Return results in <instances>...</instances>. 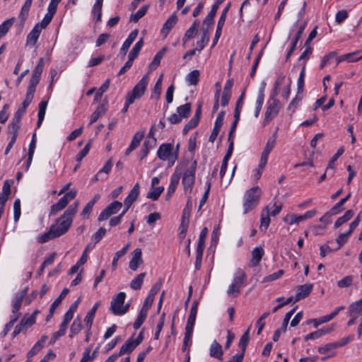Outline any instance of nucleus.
I'll return each instance as SVG.
<instances>
[{
    "label": "nucleus",
    "instance_id": "1",
    "mask_svg": "<svg viewBox=\"0 0 362 362\" xmlns=\"http://www.w3.org/2000/svg\"><path fill=\"white\" fill-rule=\"evenodd\" d=\"M78 202L76 201L70 205L64 214L56 220L54 223L51 226L57 237L63 235L70 228L73 218L78 211Z\"/></svg>",
    "mask_w": 362,
    "mask_h": 362
},
{
    "label": "nucleus",
    "instance_id": "2",
    "mask_svg": "<svg viewBox=\"0 0 362 362\" xmlns=\"http://www.w3.org/2000/svg\"><path fill=\"white\" fill-rule=\"evenodd\" d=\"M178 145L174 149L172 144H163L159 146L157 151V156L160 160L168 161V167L170 168L178 158Z\"/></svg>",
    "mask_w": 362,
    "mask_h": 362
},
{
    "label": "nucleus",
    "instance_id": "3",
    "mask_svg": "<svg viewBox=\"0 0 362 362\" xmlns=\"http://www.w3.org/2000/svg\"><path fill=\"white\" fill-rule=\"evenodd\" d=\"M261 189L259 187H253L246 191L244 196L243 213L247 214L254 209L259 203Z\"/></svg>",
    "mask_w": 362,
    "mask_h": 362
},
{
    "label": "nucleus",
    "instance_id": "4",
    "mask_svg": "<svg viewBox=\"0 0 362 362\" xmlns=\"http://www.w3.org/2000/svg\"><path fill=\"white\" fill-rule=\"evenodd\" d=\"M126 298V293L124 292H119L112 300L110 307V310L115 315H123L129 308V304L124 305Z\"/></svg>",
    "mask_w": 362,
    "mask_h": 362
},
{
    "label": "nucleus",
    "instance_id": "5",
    "mask_svg": "<svg viewBox=\"0 0 362 362\" xmlns=\"http://www.w3.org/2000/svg\"><path fill=\"white\" fill-rule=\"evenodd\" d=\"M148 83V75H144L141 79L135 85L133 89L127 95L129 104H132L136 99L141 98L147 87Z\"/></svg>",
    "mask_w": 362,
    "mask_h": 362
},
{
    "label": "nucleus",
    "instance_id": "6",
    "mask_svg": "<svg viewBox=\"0 0 362 362\" xmlns=\"http://www.w3.org/2000/svg\"><path fill=\"white\" fill-rule=\"evenodd\" d=\"M197 166V161L193 160L191 163L190 166L186 170L182 176V183L185 191H192V187L195 182V173Z\"/></svg>",
    "mask_w": 362,
    "mask_h": 362
},
{
    "label": "nucleus",
    "instance_id": "7",
    "mask_svg": "<svg viewBox=\"0 0 362 362\" xmlns=\"http://www.w3.org/2000/svg\"><path fill=\"white\" fill-rule=\"evenodd\" d=\"M208 229L206 228H204L199 237V242L197 244V250H196V260H195V268L199 270L201 268L202 265V259L203 256V252L204 250V241L205 238L207 235Z\"/></svg>",
    "mask_w": 362,
    "mask_h": 362
},
{
    "label": "nucleus",
    "instance_id": "8",
    "mask_svg": "<svg viewBox=\"0 0 362 362\" xmlns=\"http://www.w3.org/2000/svg\"><path fill=\"white\" fill-rule=\"evenodd\" d=\"M122 207V204L119 201H114L108 204L100 214L98 220L102 221L107 219L112 215L117 214Z\"/></svg>",
    "mask_w": 362,
    "mask_h": 362
},
{
    "label": "nucleus",
    "instance_id": "9",
    "mask_svg": "<svg viewBox=\"0 0 362 362\" xmlns=\"http://www.w3.org/2000/svg\"><path fill=\"white\" fill-rule=\"evenodd\" d=\"M316 209H312L310 211H306L305 214L302 215H297V214H289L287 215L284 218V221L286 223H288L289 225H293L296 223H298L301 221H303L306 219H309L313 218L316 214Z\"/></svg>",
    "mask_w": 362,
    "mask_h": 362
},
{
    "label": "nucleus",
    "instance_id": "10",
    "mask_svg": "<svg viewBox=\"0 0 362 362\" xmlns=\"http://www.w3.org/2000/svg\"><path fill=\"white\" fill-rule=\"evenodd\" d=\"M230 6V4L229 3L222 11L221 15V16L218 19V23H217L215 36H214V38L213 40V42L211 45L212 48L216 46L218 39L220 38V37L221 35L222 29L224 25L225 21L226 19L227 13L228 12Z\"/></svg>",
    "mask_w": 362,
    "mask_h": 362
},
{
    "label": "nucleus",
    "instance_id": "11",
    "mask_svg": "<svg viewBox=\"0 0 362 362\" xmlns=\"http://www.w3.org/2000/svg\"><path fill=\"white\" fill-rule=\"evenodd\" d=\"M220 94H221V88L219 87L218 89L216 90L214 99L215 103L213 106V112H217L218 107H219V99H220V103L222 107H226L228 105L229 100L231 98V94L223 93H221V98H220Z\"/></svg>",
    "mask_w": 362,
    "mask_h": 362
},
{
    "label": "nucleus",
    "instance_id": "12",
    "mask_svg": "<svg viewBox=\"0 0 362 362\" xmlns=\"http://www.w3.org/2000/svg\"><path fill=\"white\" fill-rule=\"evenodd\" d=\"M28 290V287H25L22 291L16 293L12 300V313L13 315L19 314L18 312L20 310L23 298H25Z\"/></svg>",
    "mask_w": 362,
    "mask_h": 362
},
{
    "label": "nucleus",
    "instance_id": "13",
    "mask_svg": "<svg viewBox=\"0 0 362 362\" xmlns=\"http://www.w3.org/2000/svg\"><path fill=\"white\" fill-rule=\"evenodd\" d=\"M140 192V185L136 182L129 192V194L124 199V206L130 207L132 204L136 200Z\"/></svg>",
    "mask_w": 362,
    "mask_h": 362
},
{
    "label": "nucleus",
    "instance_id": "14",
    "mask_svg": "<svg viewBox=\"0 0 362 362\" xmlns=\"http://www.w3.org/2000/svg\"><path fill=\"white\" fill-rule=\"evenodd\" d=\"M142 263L143 259L141 250L140 248H136L132 252V258L129 262V268L133 271H136Z\"/></svg>",
    "mask_w": 362,
    "mask_h": 362
},
{
    "label": "nucleus",
    "instance_id": "15",
    "mask_svg": "<svg viewBox=\"0 0 362 362\" xmlns=\"http://www.w3.org/2000/svg\"><path fill=\"white\" fill-rule=\"evenodd\" d=\"M276 140V137L275 134L272 135V136H270L268 139L266 146L264 148V150L262 153L261 158H260L261 160H262L263 161L267 162L269 155L275 146Z\"/></svg>",
    "mask_w": 362,
    "mask_h": 362
},
{
    "label": "nucleus",
    "instance_id": "16",
    "mask_svg": "<svg viewBox=\"0 0 362 362\" xmlns=\"http://www.w3.org/2000/svg\"><path fill=\"white\" fill-rule=\"evenodd\" d=\"M313 286L312 284H305L299 286L297 288L295 301H299L300 300L307 297L311 293Z\"/></svg>",
    "mask_w": 362,
    "mask_h": 362
},
{
    "label": "nucleus",
    "instance_id": "17",
    "mask_svg": "<svg viewBox=\"0 0 362 362\" xmlns=\"http://www.w3.org/2000/svg\"><path fill=\"white\" fill-rule=\"evenodd\" d=\"M281 109V103L275 98V94L271 95L267 103V111L265 113H278Z\"/></svg>",
    "mask_w": 362,
    "mask_h": 362
},
{
    "label": "nucleus",
    "instance_id": "18",
    "mask_svg": "<svg viewBox=\"0 0 362 362\" xmlns=\"http://www.w3.org/2000/svg\"><path fill=\"white\" fill-rule=\"evenodd\" d=\"M266 83L262 82L259 88L255 105V112L259 113L264 100V89Z\"/></svg>",
    "mask_w": 362,
    "mask_h": 362
},
{
    "label": "nucleus",
    "instance_id": "19",
    "mask_svg": "<svg viewBox=\"0 0 362 362\" xmlns=\"http://www.w3.org/2000/svg\"><path fill=\"white\" fill-rule=\"evenodd\" d=\"M180 179V177L179 174L174 173L171 175L170 182L165 195L166 200H168L172 197L173 194L175 192L177 186L179 183Z\"/></svg>",
    "mask_w": 362,
    "mask_h": 362
},
{
    "label": "nucleus",
    "instance_id": "20",
    "mask_svg": "<svg viewBox=\"0 0 362 362\" xmlns=\"http://www.w3.org/2000/svg\"><path fill=\"white\" fill-rule=\"evenodd\" d=\"M209 355L210 356L217 358L218 360L223 359V351L222 349V346L216 340H214L210 346Z\"/></svg>",
    "mask_w": 362,
    "mask_h": 362
},
{
    "label": "nucleus",
    "instance_id": "21",
    "mask_svg": "<svg viewBox=\"0 0 362 362\" xmlns=\"http://www.w3.org/2000/svg\"><path fill=\"white\" fill-rule=\"evenodd\" d=\"M177 22V17L175 14L171 15L167 21L164 23L162 28H161V33L166 37L171 29L175 25V24Z\"/></svg>",
    "mask_w": 362,
    "mask_h": 362
},
{
    "label": "nucleus",
    "instance_id": "22",
    "mask_svg": "<svg viewBox=\"0 0 362 362\" xmlns=\"http://www.w3.org/2000/svg\"><path fill=\"white\" fill-rule=\"evenodd\" d=\"M145 132H136L132 140V142L129 146L126 149L125 156H128L132 151H134L140 144L141 141L144 138Z\"/></svg>",
    "mask_w": 362,
    "mask_h": 362
},
{
    "label": "nucleus",
    "instance_id": "23",
    "mask_svg": "<svg viewBox=\"0 0 362 362\" xmlns=\"http://www.w3.org/2000/svg\"><path fill=\"white\" fill-rule=\"evenodd\" d=\"M20 121L21 117L20 115H16L11 123L8 124V133L11 134V138L17 139L18 134V129L20 128Z\"/></svg>",
    "mask_w": 362,
    "mask_h": 362
},
{
    "label": "nucleus",
    "instance_id": "24",
    "mask_svg": "<svg viewBox=\"0 0 362 362\" xmlns=\"http://www.w3.org/2000/svg\"><path fill=\"white\" fill-rule=\"evenodd\" d=\"M223 115H218V116L217 117V118L215 121L213 131H212L211 135L209 136V141L210 142L213 143L216 140V139L220 132V129L223 124Z\"/></svg>",
    "mask_w": 362,
    "mask_h": 362
},
{
    "label": "nucleus",
    "instance_id": "25",
    "mask_svg": "<svg viewBox=\"0 0 362 362\" xmlns=\"http://www.w3.org/2000/svg\"><path fill=\"white\" fill-rule=\"evenodd\" d=\"M246 281L247 275L245 272L240 268L237 269L233 274L232 281L242 288L245 285Z\"/></svg>",
    "mask_w": 362,
    "mask_h": 362
},
{
    "label": "nucleus",
    "instance_id": "26",
    "mask_svg": "<svg viewBox=\"0 0 362 362\" xmlns=\"http://www.w3.org/2000/svg\"><path fill=\"white\" fill-rule=\"evenodd\" d=\"M201 38L197 42V49L202 51L209 41V35L208 28L203 27L201 30Z\"/></svg>",
    "mask_w": 362,
    "mask_h": 362
},
{
    "label": "nucleus",
    "instance_id": "27",
    "mask_svg": "<svg viewBox=\"0 0 362 362\" xmlns=\"http://www.w3.org/2000/svg\"><path fill=\"white\" fill-rule=\"evenodd\" d=\"M269 205L265 206L262 212L260 217V229H264L266 230L270 223V218H269Z\"/></svg>",
    "mask_w": 362,
    "mask_h": 362
},
{
    "label": "nucleus",
    "instance_id": "28",
    "mask_svg": "<svg viewBox=\"0 0 362 362\" xmlns=\"http://www.w3.org/2000/svg\"><path fill=\"white\" fill-rule=\"evenodd\" d=\"M360 51H356L345 54H342L337 58V64L347 61L349 62H355L362 59V55L359 57L356 58L355 56L358 54Z\"/></svg>",
    "mask_w": 362,
    "mask_h": 362
},
{
    "label": "nucleus",
    "instance_id": "29",
    "mask_svg": "<svg viewBox=\"0 0 362 362\" xmlns=\"http://www.w3.org/2000/svg\"><path fill=\"white\" fill-rule=\"evenodd\" d=\"M100 305V301L96 302L94 304V305L93 306V308L90 309V310H89L88 312V313L86 314V316L85 317L84 321L86 324V326L89 328V329H91L95 313Z\"/></svg>",
    "mask_w": 362,
    "mask_h": 362
},
{
    "label": "nucleus",
    "instance_id": "30",
    "mask_svg": "<svg viewBox=\"0 0 362 362\" xmlns=\"http://www.w3.org/2000/svg\"><path fill=\"white\" fill-rule=\"evenodd\" d=\"M137 346L138 342L134 343V338L131 337L121 346L119 353L121 356L127 353H131Z\"/></svg>",
    "mask_w": 362,
    "mask_h": 362
},
{
    "label": "nucleus",
    "instance_id": "31",
    "mask_svg": "<svg viewBox=\"0 0 362 362\" xmlns=\"http://www.w3.org/2000/svg\"><path fill=\"white\" fill-rule=\"evenodd\" d=\"M144 46V38L141 37L136 43L134 45L132 49L130 50L128 54V59L134 60L138 57L142 47Z\"/></svg>",
    "mask_w": 362,
    "mask_h": 362
},
{
    "label": "nucleus",
    "instance_id": "32",
    "mask_svg": "<svg viewBox=\"0 0 362 362\" xmlns=\"http://www.w3.org/2000/svg\"><path fill=\"white\" fill-rule=\"evenodd\" d=\"M218 7L217 5H213L211 6V11H209V13L207 14V16L205 17L204 20V25L205 26V28H208L210 27L211 25H214V17L216 14V12H217V10H218Z\"/></svg>",
    "mask_w": 362,
    "mask_h": 362
},
{
    "label": "nucleus",
    "instance_id": "33",
    "mask_svg": "<svg viewBox=\"0 0 362 362\" xmlns=\"http://www.w3.org/2000/svg\"><path fill=\"white\" fill-rule=\"evenodd\" d=\"M41 31L42 30L40 28H38V26L35 25L27 36V44L35 45L39 38Z\"/></svg>",
    "mask_w": 362,
    "mask_h": 362
},
{
    "label": "nucleus",
    "instance_id": "34",
    "mask_svg": "<svg viewBox=\"0 0 362 362\" xmlns=\"http://www.w3.org/2000/svg\"><path fill=\"white\" fill-rule=\"evenodd\" d=\"M348 313L349 315L358 316L362 314V298L349 305Z\"/></svg>",
    "mask_w": 362,
    "mask_h": 362
},
{
    "label": "nucleus",
    "instance_id": "35",
    "mask_svg": "<svg viewBox=\"0 0 362 362\" xmlns=\"http://www.w3.org/2000/svg\"><path fill=\"white\" fill-rule=\"evenodd\" d=\"M264 255V250L262 247H256L252 252V262L254 266H257L261 261Z\"/></svg>",
    "mask_w": 362,
    "mask_h": 362
},
{
    "label": "nucleus",
    "instance_id": "36",
    "mask_svg": "<svg viewBox=\"0 0 362 362\" xmlns=\"http://www.w3.org/2000/svg\"><path fill=\"white\" fill-rule=\"evenodd\" d=\"M58 238L57 235H56L55 233L54 232V229L52 228L50 226L49 230L40 235L37 236V241L40 243H45L48 242L49 240Z\"/></svg>",
    "mask_w": 362,
    "mask_h": 362
},
{
    "label": "nucleus",
    "instance_id": "37",
    "mask_svg": "<svg viewBox=\"0 0 362 362\" xmlns=\"http://www.w3.org/2000/svg\"><path fill=\"white\" fill-rule=\"evenodd\" d=\"M149 6L146 4L142 6L134 14H132L129 18V21L138 22L143 16H144L148 11Z\"/></svg>",
    "mask_w": 362,
    "mask_h": 362
},
{
    "label": "nucleus",
    "instance_id": "38",
    "mask_svg": "<svg viewBox=\"0 0 362 362\" xmlns=\"http://www.w3.org/2000/svg\"><path fill=\"white\" fill-rule=\"evenodd\" d=\"M164 187L163 186L151 187L150 191L147 193L146 197L152 200H157L163 193Z\"/></svg>",
    "mask_w": 362,
    "mask_h": 362
},
{
    "label": "nucleus",
    "instance_id": "39",
    "mask_svg": "<svg viewBox=\"0 0 362 362\" xmlns=\"http://www.w3.org/2000/svg\"><path fill=\"white\" fill-rule=\"evenodd\" d=\"M354 214V212L353 210H347L342 216L337 218V220L335 221L334 227L338 228L341 226L342 224L350 220L353 217Z\"/></svg>",
    "mask_w": 362,
    "mask_h": 362
},
{
    "label": "nucleus",
    "instance_id": "40",
    "mask_svg": "<svg viewBox=\"0 0 362 362\" xmlns=\"http://www.w3.org/2000/svg\"><path fill=\"white\" fill-rule=\"evenodd\" d=\"M351 192H349L344 198L341 199L333 207L331 208V212L332 214H339L342 211L344 203L351 197Z\"/></svg>",
    "mask_w": 362,
    "mask_h": 362
},
{
    "label": "nucleus",
    "instance_id": "41",
    "mask_svg": "<svg viewBox=\"0 0 362 362\" xmlns=\"http://www.w3.org/2000/svg\"><path fill=\"white\" fill-rule=\"evenodd\" d=\"M15 18L12 17L9 19L4 21L0 25V37H3L9 30L14 22Z\"/></svg>",
    "mask_w": 362,
    "mask_h": 362
},
{
    "label": "nucleus",
    "instance_id": "42",
    "mask_svg": "<svg viewBox=\"0 0 362 362\" xmlns=\"http://www.w3.org/2000/svg\"><path fill=\"white\" fill-rule=\"evenodd\" d=\"M146 276V272L138 274L130 284V287L134 290L140 289L144 281V279Z\"/></svg>",
    "mask_w": 362,
    "mask_h": 362
},
{
    "label": "nucleus",
    "instance_id": "43",
    "mask_svg": "<svg viewBox=\"0 0 362 362\" xmlns=\"http://www.w3.org/2000/svg\"><path fill=\"white\" fill-rule=\"evenodd\" d=\"M68 204L65 202V201L61 198L57 203L53 204L50 208L49 216H54L59 211L64 209Z\"/></svg>",
    "mask_w": 362,
    "mask_h": 362
},
{
    "label": "nucleus",
    "instance_id": "44",
    "mask_svg": "<svg viewBox=\"0 0 362 362\" xmlns=\"http://www.w3.org/2000/svg\"><path fill=\"white\" fill-rule=\"evenodd\" d=\"M129 245H130L129 243L127 244L120 250H118L115 253V257H113L112 264L113 270H115L117 268L118 259H119V258H121L122 256H124L126 254Z\"/></svg>",
    "mask_w": 362,
    "mask_h": 362
},
{
    "label": "nucleus",
    "instance_id": "45",
    "mask_svg": "<svg viewBox=\"0 0 362 362\" xmlns=\"http://www.w3.org/2000/svg\"><path fill=\"white\" fill-rule=\"evenodd\" d=\"M199 76L198 70H193L187 75L186 81L189 85H197L199 80Z\"/></svg>",
    "mask_w": 362,
    "mask_h": 362
},
{
    "label": "nucleus",
    "instance_id": "46",
    "mask_svg": "<svg viewBox=\"0 0 362 362\" xmlns=\"http://www.w3.org/2000/svg\"><path fill=\"white\" fill-rule=\"evenodd\" d=\"M199 120V115H195L185 126L183 133L186 134L190 129L195 128L198 125Z\"/></svg>",
    "mask_w": 362,
    "mask_h": 362
},
{
    "label": "nucleus",
    "instance_id": "47",
    "mask_svg": "<svg viewBox=\"0 0 362 362\" xmlns=\"http://www.w3.org/2000/svg\"><path fill=\"white\" fill-rule=\"evenodd\" d=\"M147 314H148V312L145 311L144 310H141V309L140 310V311L137 315V317L133 325V327L135 329H138L139 328H140L141 325L145 321Z\"/></svg>",
    "mask_w": 362,
    "mask_h": 362
},
{
    "label": "nucleus",
    "instance_id": "48",
    "mask_svg": "<svg viewBox=\"0 0 362 362\" xmlns=\"http://www.w3.org/2000/svg\"><path fill=\"white\" fill-rule=\"evenodd\" d=\"M250 340V327L241 336L239 341V347L242 349V353L245 354L247 345Z\"/></svg>",
    "mask_w": 362,
    "mask_h": 362
},
{
    "label": "nucleus",
    "instance_id": "49",
    "mask_svg": "<svg viewBox=\"0 0 362 362\" xmlns=\"http://www.w3.org/2000/svg\"><path fill=\"white\" fill-rule=\"evenodd\" d=\"M81 328L82 325L81 320L79 317H76L71 324L69 337H73L77 334L81 330Z\"/></svg>",
    "mask_w": 362,
    "mask_h": 362
},
{
    "label": "nucleus",
    "instance_id": "50",
    "mask_svg": "<svg viewBox=\"0 0 362 362\" xmlns=\"http://www.w3.org/2000/svg\"><path fill=\"white\" fill-rule=\"evenodd\" d=\"M31 5V1H25V4L21 8V12L19 13V18L23 23L25 22L28 17Z\"/></svg>",
    "mask_w": 362,
    "mask_h": 362
},
{
    "label": "nucleus",
    "instance_id": "51",
    "mask_svg": "<svg viewBox=\"0 0 362 362\" xmlns=\"http://www.w3.org/2000/svg\"><path fill=\"white\" fill-rule=\"evenodd\" d=\"M241 292V288L233 281L228 286L227 289V295L229 297H237Z\"/></svg>",
    "mask_w": 362,
    "mask_h": 362
},
{
    "label": "nucleus",
    "instance_id": "52",
    "mask_svg": "<svg viewBox=\"0 0 362 362\" xmlns=\"http://www.w3.org/2000/svg\"><path fill=\"white\" fill-rule=\"evenodd\" d=\"M344 150L343 147L339 148L336 153L330 159L328 165L327 166V171L329 170H334V163L337 160V159L343 154Z\"/></svg>",
    "mask_w": 362,
    "mask_h": 362
},
{
    "label": "nucleus",
    "instance_id": "53",
    "mask_svg": "<svg viewBox=\"0 0 362 362\" xmlns=\"http://www.w3.org/2000/svg\"><path fill=\"white\" fill-rule=\"evenodd\" d=\"M34 95L26 92L25 98L22 103L21 106L18 108L16 113H23L25 111L27 107L30 104L33 99Z\"/></svg>",
    "mask_w": 362,
    "mask_h": 362
},
{
    "label": "nucleus",
    "instance_id": "54",
    "mask_svg": "<svg viewBox=\"0 0 362 362\" xmlns=\"http://www.w3.org/2000/svg\"><path fill=\"white\" fill-rule=\"evenodd\" d=\"M91 146V140H89L88 143L85 145L83 148L81 150L78 154L76 156V160L78 163H81L84 157L88 153Z\"/></svg>",
    "mask_w": 362,
    "mask_h": 362
},
{
    "label": "nucleus",
    "instance_id": "55",
    "mask_svg": "<svg viewBox=\"0 0 362 362\" xmlns=\"http://www.w3.org/2000/svg\"><path fill=\"white\" fill-rule=\"evenodd\" d=\"M267 163V162L263 161L262 160L260 159L257 168L254 170L253 177L255 180H258L261 177L263 170L266 166Z\"/></svg>",
    "mask_w": 362,
    "mask_h": 362
},
{
    "label": "nucleus",
    "instance_id": "56",
    "mask_svg": "<svg viewBox=\"0 0 362 362\" xmlns=\"http://www.w3.org/2000/svg\"><path fill=\"white\" fill-rule=\"evenodd\" d=\"M354 281V277L351 275H347L344 276L342 279L337 281V286L339 288H347L350 286Z\"/></svg>",
    "mask_w": 362,
    "mask_h": 362
},
{
    "label": "nucleus",
    "instance_id": "57",
    "mask_svg": "<svg viewBox=\"0 0 362 362\" xmlns=\"http://www.w3.org/2000/svg\"><path fill=\"white\" fill-rule=\"evenodd\" d=\"M40 79V78H38V77H36L34 76H31V78L29 81V85L27 88L28 93L34 95V93L35 92L36 86L38 84Z\"/></svg>",
    "mask_w": 362,
    "mask_h": 362
},
{
    "label": "nucleus",
    "instance_id": "58",
    "mask_svg": "<svg viewBox=\"0 0 362 362\" xmlns=\"http://www.w3.org/2000/svg\"><path fill=\"white\" fill-rule=\"evenodd\" d=\"M40 79V78H38V77H36L34 76H31V78L29 81V85L27 88L28 93L34 95V93L35 92L36 86L38 84Z\"/></svg>",
    "mask_w": 362,
    "mask_h": 362
},
{
    "label": "nucleus",
    "instance_id": "59",
    "mask_svg": "<svg viewBox=\"0 0 362 362\" xmlns=\"http://www.w3.org/2000/svg\"><path fill=\"white\" fill-rule=\"evenodd\" d=\"M21 314H17L16 315L11 316L10 321L6 324L5 327L2 332V336L4 337L7 334L11 327L13 326L14 323L18 320Z\"/></svg>",
    "mask_w": 362,
    "mask_h": 362
},
{
    "label": "nucleus",
    "instance_id": "60",
    "mask_svg": "<svg viewBox=\"0 0 362 362\" xmlns=\"http://www.w3.org/2000/svg\"><path fill=\"white\" fill-rule=\"evenodd\" d=\"M296 308L297 306H296L295 308H293L290 311L286 313L281 326L283 332H286L289 320H291V317L296 312Z\"/></svg>",
    "mask_w": 362,
    "mask_h": 362
},
{
    "label": "nucleus",
    "instance_id": "61",
    "mask_svg": "<svg viewBox=\"0 0 362 362\" xmlns=\"http://www.w3.org/2000/svg\"><path fill=\"white\" fill-rule=\"evenodd\" d=\"M21 214V201L19 199H16L13 203V219L15 222L19 220Z\"/></svg>",
    "mask_w": 362,
    "mask_h": 362
},
{
    "label": "nucleus",
    "instance_id": "62",
    "mask_svg": "<svg viewBox=\"0 0 362 362\" xmlns=\"http://www.w3.org/2000/svg\"><path fill=\"white\" fill-rule=\"evenodd\" d=\"M337 349L335 342L328 343L325 345L318 347V352L321 354H325L327 352L332 351V350Z\"/></svg>",
    "mask_w": 362,
    "mask_h": 362
},
{
    "label": "nucleus",
    "instance_id": "63",
    "mask_svg": "<svg viewBox=\"0 0 362 362\" xmlns=\"http://www.w3.org/2000/svg\"><path fill=\"white\" fill-rule=\"evenodd\" d=\"M68 293H69V289L66 288H64L62 290V291L61 292L60 295L58 296V298H56L54 300V301L52 303L50 308L55 310L60 305L62 299L64 298H65V296L67 295Z\"/></svg>",
    "mask_w": 362,
    "mask_h": 362
},
{
    "label": "nucleus",
    "instance_id": "64",
    "mask_svg": "<svg viewBox=\"0 0 362 362\" xmlns=\"http://www.w3.org/2000/svg\"><path fill=\"white\" fill-rule=\"evenodd\" d=\"M66 329H67V326L61 323L59 330L57 332H55L53 334L52 337L51 339V342L52 343L55 342L60 337L64 335L66 333Z\"/></svg>",
    "mask_w": 362,
    "mask_h": 362
}]
</instances>
